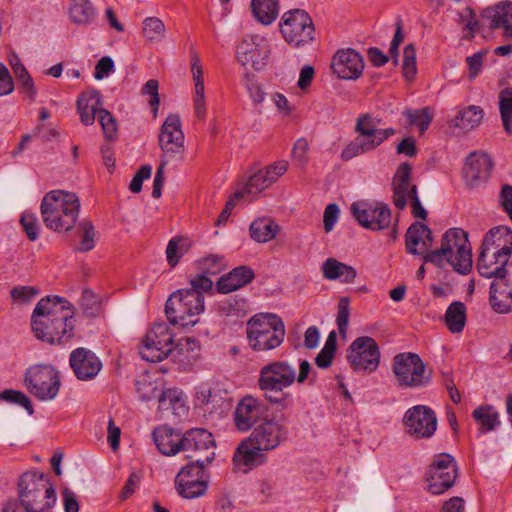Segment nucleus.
<instances>
[{"label":"nucleus","instance_id":"1","mask_svg":"<svg viewBox=\"0 0 512 512\" xmlns=\"http://www.w3.org/2000/svg\"><path fill=\"white\" fill-rule=\"evenodd\" d=\"M74 307L59 296H46L36 304L31 316L34 336L51 345H65L74 337Z\"/></svg>","mask_w":512,"mask_h":512},{"label":"nucleus","instance_id":"2","mask_svg":"<svg viewBox=\"0 0 512 512\" xmlns=\"http://www.w3.org/2000/svg\"><path fill=\"white\" fill-rule=\"evenodd\" d=\"M476 268L485 278H493L489 302L497 313L512 311V261L496 255V252L480 248Z\"/></svg>","mask_w":512,"mask_h":512},{"label":"nucleus","instance_id":"3","mask_svg":"<svg viewBox=\"0 0 512 512\" xmlns=\"http://www.w3.org/2000/svg\"><path fill=\"white\" fill-rule=\"evenodd\" d=\"M18 502L26 512H49L56 503V491L49 477L26 471L18 479Z\"/></svg>","mask_w":512,"mask_h":512},{"label":"nucleus","instance_id":"4","mask_svg":"<svg viewBox=\"0 0 512 512\" xmlns=\"http://www.w3.org/2000/svg\"><path fill=\"white\" fill-rule=\"evenodd\" d=\"M80 201L63 190L48 192L41 203V214L47 228L62 232L71 230L78 218Z\"/></svg>","mask_w":512,"mask_h":512},{"label":"nucleus","instance_id":"5","mask_svg":"<svg viewBox=\"0 0 512 512\" xmlns=\"http://www.w3.org/2000/svg\"><path fill=\"white\" fill-rule=\"evenodd\" d=\"M295 380V368L287 361L276 360L260 369L258 387L270 404L285 407L291 394L283 390L290 387Z\"/></svg>","mask_w":512,"mask_h":512},{"label":"nucleus","instance_id":"6","mask_svg":"<svg viewBox=\"0 0 512 512\" xmlns=\"http://www.w3.org/2000/svg\"><path fill=\"white\" fill-rule=\"evenodd\" d=\"M246 334L249 346L256 352L279 347L286 334L282 319L273 313H259L250 318Z\"/></svg>","mask_w":512,"mask_h":512},{"label":"nucleus","instance_id":"7","mask_svg":"<svg viewBox=\"0 0 512 512\" xmlns=\"http://www.w3.org/2000/svg\"><path fill=\"white\" fill-rule=\"evenodd\" d=\"M203 311L204 296L194 290L179 289L165 303V313L170 324L182 328L196 325Z\"/></svg>","mask_w":512,"mask_h":512},{"label":"nucleus","instance_id":"8","mask_svg":"<svg viewBox=\"0 0 512 512\" xmlns=\"http://www.w3.org/2000/svg\"><path fill=\"white\" fill-rule=\"evenodd\" d=\"M24 384L29 393L38 400H53L61 387L59 371L49 364L33 365L25 372Z\"/></svg>","mask_w":512,"mask_h":512},{"label":"nucleus","instance_id":"9","mask_svg":"<svg viewBox=\"0 0 512 512\" xmlns=\"http://www.w3.org/2000/svg\"><path fill=\"white\" fill-rule=\"evenodd\" d=\"M280 32L288 44L300 47L314 39L315 27L311 16L305 10L296 8L282 15Z\"/></svg>","mask_w":512,"mask_h":512},{"label":"nucleus","instance_id":"10","mask_svg":"<svg viewBox=\"0 0 512 512\" xmlns=\"http://www.w3.org/2000/svg\"><path fill=\"white\" fill-rule=\"evenodd\" d=\"M185 136L182 122L178 114H169L161 125L158 135V145L161 149L160 162L169 164L180 160L185 152Z\"/></svg>","mask_w":512,"mask_h":512},{"label":"nucleus","instance_id":"11","mask_svg":"<svg viewBox=\"0 0 512 512\" xmlns=\"http://www.w3.org/2000/svg\"><path fill=\"white\" fill-rule=\"evenodd\" d=\"M420 356L413 352L397 354L393 359V372L401 387H422L430 382Z\"/></svg>","mask_w":512,"mask_h":512},{"label":"nucleus","instance_id":"12","mask_svg":"<svg viewBox=\"0 0 512 512\" xmlns=\"http://www.w3.org/2000/svg\"><path fill=\"white\" fill-rule=\"evenodd\" d=\"M449 247L447 262L460 274L472 269V253L468 233L461 228H450L442 236L441 247Z\"/></svg>","mask_w":512,"mask_h":512},{"label":"nucleus","instance_id":"13","mask_svg":"<svg viewBox=\"0 0 512 512\" xmlns=\"http://www.w3.org/2000/svg\"><path fill=\"white\" fill-rule=\"evenodd\" d=\"M216 443L213 435L203 428H192L182 434V449L188 461L209 464L215 457Z\"/></svg>","mask_w":512,"mask_h":512},{"label":"nucleus","instance_id":"14","mask_svg":"<svg viewBox=\"0 0 512 512\" xmlns=\"http://www.w3.org/2000/svg\"><path fill=\"white\" fill-rule=\"evenodd\" d=\"M458 465L448 453L436 455L426 473L428 491L440 495L450 489L457 478Z\"/></svg>","mask_w":512,"mask_h":512},{"label":"nucleus","instance_id":"15","mask_svg":"<svg viewBox=\"0 0 512 512\" xmlns=\"http://www.w3.org/2000/svg\"><path fill=\"white\" fill-rule=\"evenodd\" d=\"M174 348V335L167 324L155 323L145 335L140 356L148 362H160L167 358Z\"/></svg>","mask_w":512,"mask_h":512},{"label":"nucleus","instance_id":"16","mask_svg":"<svg viewBox=\"0 0 512 512\" xmlns=\"http://www.w3.org/2000/svg\"><path fill=\"white\" fill-rule=\"evenodd\" d=\"M285 416L264 418L250 434L248 441L265 451H272L288 440L289 430Z\"/></svg>","mask_w":512,"mask_h":512},{"label":"nucleus","instance_id":"17","mask_svg":"<svg viewBox=\"0 0 512 512\" xmlns=\"http://www.w3.org/2000/svg\"><path fill=\"white\" fill-rule=\"evenodd\" d=\"M347 359L354 371L373 372L380 363L379 346L371 337H358L349 346Z\"/></svg>","mask_w":512,"mask_h":512},{"label":"nucleus","instance_id":"18","mask_svg":"<svg viewBox=\"0 0 512 512\" xmlns=\"http://www.w3.org/2000/svg\"><path fill=\"white\" fill-rule=\"evenodd\" d=\"M351 213L362 227L369 230H384L391 223V210L383 202L376 204L367 201L354 202L351 205Z\"/></svg>","mask_w":512,"mask_h":512},{"label":"nucleus","instance_id":"19","mask_svg":"<svg viewBox=\"0 0 512 512\" xmlns=\"http://www.w3.org/2000/svg\"><path fill=\"white\" fill-rule=\"evenodd\" d=\"M403 423L408 434L416 439H428L437 429L436 414L425 405L409 408L404 414Z\"/></svg>","mask_w":512,"mask_h":512},{"label":"nucleus","instance_id":"20","mask_svg":"<svg viewBox=\"0 0 512 512\" xmlns=\"http://www.w3.org/2000/svg\"><path fill=\"white\" fill-rule=\"evenodd\" d=\"M493 169V161L485 152L473 151L465 159L462 178L468 189L480 188L487 183Z\"/></svg>","mask_w":512,"mask_h":512},{"label":"nucleus","instance_id":"21","mask_svg":"<svg viewBox=\"0 0 512 512\" xmlns=\"http://www.w3.org/2000/svg\"><path fill=\"white\" fill-rule=\"evenodd\" d=\"M267 406L252 395L244 396L234 411V423L238 431L247 432L263 420Z\"/></svg>","mask_w":512,"mask_h":512},{"label":"nucleus","instance_id":"22","mask_svg":"<svg viewBox=\"0 0 512 512\" xmlns=\"http://www.w3.org/2000/svg\"><path fill=\"white\" fill-rule=\"evenodd\" d=\"M69 364L75 377L80 381L94 379L103 366L100 358L84 347H78L70 353Z\"/></svg>","mask_w":512,"mask_h":512},{"label":"nucleus","instance_id":"23","mask_svg":"<svg viewBox=\"0 0 512 512\" xmlns=\"http://www.w3.org/2000/svg\"><path fill=\"white\" fill-rule=\"evenodd\" d=\"M331 68L333 73L341 79L356 80L363 73L364 59L362 55L354 49H343L334 55Z\"/></svg>","mask_w":512,"mask_h":512},{"label":"nucleus","instance_id":"24","mask_svg":"<svg viewBox=\"0 0 512 512\" xmlns=\"http://www.w3.org/2000/svg\"><path fill=\"white\" fill-rule=\"evenodd\" d=\"M268 55L269 49L264 39L257 35L244 38L236 49L238 61L243 65H251L256 70L265 65Z\"/></svg>","mask_w":512,"mask_h":512},{"label":"nucleus","instance_id":"25","mask_svg":"<svg viewBox=\"0 0 512 512\" xmlns=\"http://www.w3.org/2000/svg\"><path fill=\"white\" fill-rule=\"evenodd\" d=\"M481 17L486 20L490 29L503 28V36L512 39V2L503 1L493 7L485 8Z\"/></svg>","mask_w":512,"mask_h":512},{"label":"nucleus","instance_id":"26","mask_svg":"<svg viewBox=\"0 0 512 512\" xmlns=\"http://www.w3.org/2000/svg\"><path fill=\"white\" fill-rule=\"evenodd\" d=\"M496 252L499 257L510 259L512 255V230L508 226H496L484 236L481 247Z\"/></svg>","mask_w":512,"mask_h":512},{"label":"nucleus","instance_id":"27","mask_svg":"<svg viewBox=\"0 0 512 512\" xmlns=\"http://www.w3.org/2000/svg\"><path fill=\"white\" fill-rule=\"evenodd\" d=\"M355 130L359 134L357 137L373 150L396 133L394 128H377L370 114H364L357 119Z\"/></svg>","mask_w":512,"mask_h":512},{"label":"nucleus","instance_id":"28","mask_svg":"<svg viewBox=\"0 0 512 512\" xmlns=\"http://www.w3.org/2000/svg\"><path fill=\"white\" fill-rule=\"evenodd\" d=\"M412 167L404 162L399 165L392 179L393 204L396 208L403 210L410 196Z\"/></svg>","mask_w":512,"mask_h":512},{"label":"nucleus","instance_id":"29","mask_svg":"<svg viewBox=\"0 0 512 512\" xmlns=\"http://www.w3.org/2000/svg\"><path fill=\"white\" fill-rule=\"evenodd\" d=\"M255 274L252 268L240 265L232 269L226 275L219 278L216 283V290L222 294H228L242 288L252 282Z\"/></svg>","mask_w":512,"mask_h":512},{"label":"nucleus","instance_id":"30","mask_svg":"<svg viewBox=\"0 0 512 512\" xmlns=\"http://www.w3.org/2000/svg\"><path fill=\"white\" fill-rule=\"evenodd\" d=\"M153 440L159 452L166 456H174L181 452L182 433L167 426L154 429Z\"/></svg>","mask_w":512,"mask_h":512},{"label":"nucleus","instance_id":"31","mask_svg":"<svg viewBox=\"0 0 512 512\" xmlns=\"http://www.w3.org/2000/svg\"><path fill=\"white\" fill-rule=\"evenodd\" d=\"M248 442L242 441L239 444L233 455V462L236 466H245L248 469H252L264 464L267 461V457L264 454L266 451L259 447V445Z\"/></svg>","mask_w":512,"mask_h":512},{"label":"nucleus","instance_id":"32","mask_svg":"<svg viewBox=\"0 0 512 512\" xmlns=\"http://www.w3.org/2000/svg\"><path fill=\"white\" fill-rule=\"evenodd\" d=\"M101 105L102 99L98 90L89 89L82 92L77 100V109L80 114L81 122L84 125L93 124L96 114L99 115Z\"/></svg>","mask_w":512,"mask_h":512},{"label":"nucleus","instance_id":"33","mask_svg":"<svg viewBox=\"0 0 512 512\" xmlns=\"http://www.w3.org/2000/svg\"><path fill=\"white\" fill-rule=\"evenodd\" d=\"M324 278L328 280H340L343 283H353L357 272L354 267L338 261L335 258H328L321 266Z\"/></svg>","mask_w":512,"mask_h":512},{"label":"nucleus","instance_id":"34","mask_svg":"<svg viewBox=\"0 0 512 512\" xmlns=\"http://www.w3.org/2000/svg\"><path fill=\"white\" fill-rule=\"evenodd\" d=\"M472 417L478 424L481 433L493 431L500 425L498 411L489 404L480 405L474 409Z\"/></svg>","mask_w":512,"mask_h":512},{"label":"nucleus","instance_id":"35","mask_svg":"<svg viewBox=\"0 0 512 512\" xmlns=\"http://www.w3.org/2000/svg\"><path fill=\"white\" fill-rule=\"evenodd\" d=\"M484 112L480 106L469 105L459 110L453 119V125L462 131L468 132L478 127L483 119Z\"/></svg>","mask_w":512,"mask_h":512},{"label":"nucleus","instance_id":"36","mask_svg":"<svg viewBox=\"0 0 512 512\" xmlns=\"http://www.w3.org/2000/svg\"><path fill=\"white\" fill-rule=\"evenodd\" d=\"M68 13L70 20L77 25H89L96 16L90 0H71Z\"/></svg>","mask_w":512,"mask_h":512},{"label":"nucleus","instance_id":"37","mask_svg":"<svg viewBox=\"0 0 512 512\" xmlns=\"http://www.w3.org/2000/svg\"><path fill=\"white\" fill-rule=\"evenodd\" d=\"M251 10L260 23L270 25L278 16L279 3L277 0H251Z\"/></svg>","mask_w":512,"mask_h":512},{"label":"nucleus","instance_id":"38","mask_svg":"<svg viewBox=\"0 0 512 512\" xmlns=\"http://www.w3.org/2000/svg\"><path fill=\"white\" fill-rule=\"evenodd\" d=\"M445 324L450 332L461 333L466 325V306L463 302H452L445 313Z\"/></svg>","mask_w":512,"mask_h":512},{"label":"nucleus","instance_id":"39","mask_svg":"<svg viewBox=\"0 0 512 512\" xmlns=\"http://www.w3.org/2000/svg\"><path fill=\"white\" fill-rule=\"evenodd\" d=\"M431 229L424 223L414 222L408 228L405 234L406 251L412 255L421 254V250L417 249L418 245H422L423 237L429 238Z\"/></svg>","mask_w":512,"mask_h":512},{"label":"nucleus","instance_id":"40","mask_svg":"<svg viewBox=\"0 0 512 512\" xmlns=\"http://www.w3.org/2000/svg\"><path fill=\"white\" fill-rule=\"evenodd\" d=\"M279 230L278 224L268 218H259L250 225V236L253 240L266 243L275 238Z\"/></svg>","mask_w":512,"mask_h":512},{"label":"nucleus","instance_id":"41","mask_svg":"<svg viewBox=\"0 0 512 512\" xmlns=\"http://www.w3.org/2000/svg\"><path fill=\"white\" fill-rule=\"evenodd\" d=\"M192 242L188 237L175 236L171 238L166 248L167 262L171 267H175L180 259L190 250Z\"/></svg>","mask_w":512,"mask_h":512},{"label":"nucleus","instance_id":"42","mask_svg":"<svg viewBox=\"0 0 512 512\" xmlns=\"http://www.w3.org/2000/svg\"><path fill=\"white\" fill-rule=\"evenodd\" d=\"M177 491L183 498L193 499L205 494L207 490V482L205 479H183L175 481Z\"/></svg>","mask_w":512,"mask_h":512},{"label":"nucleus","instance_id":"43","mask_svg":"<svg viewBox=\"0 0 512 512\" xmlns=\"http://www.w3.org/2000/svg\"><path fill=\"white\" fill-rule=\"evenodd\" d=\"M499 111L503 127L512 133V88L506 87L499 92Z\"/></svg>","mask_w":512,"mask_h":512},{"label":"nucleus","instance_id":"44","mask_svg":"<svg viewBox=\"0 0 512 512\" xmlns=\"http://www.w3.org/2000/svg\"><path fill=\"white\" fill-rule=\"evenodd\" d=\"M272 184V178L269 176V172L259 170L255 174L249 177L242 192L245 194L257 195L265 188Z\"/></svg>","mask_w":512,"mask_h":512},{"label":"nucleus","instance_id":"45","mask_svg":"<svg viewBox=\"0 0 512 512\" xmlns=\"http://www.w3.org/2000/svg\"><path fill=\"white\" fill-rule=\"evenodd\" d=\"M0 400L22 406L29 415L34 414V408L30 398L22 391L5 389L0 392Z\"/></svg>","mask_w":512,"mask_h":512},{"label":"nucleus","instance_id":"46","mask_svg":"<svg viewBox=\"0 0 512 512\" xmlns=\"http://www.w3.org/2000/svg\"><path fill=\"white\" fill-rule=\"evenodd\" d=\"M78 228L81 232V240L77 250L81 252H88L95 247L96 232L94 225L89 220H84L79 223Z\"/></svg>","mask_w":512,"mask_h":512},{"label":"nucleus","instance_id":"47","mask_svg":"<svg viewBox=\"0 0 512 512\" xmlns=\"http://www.w3.org/2000/svg\"><path fill=\"white\" fill-rule=\"evenodd\" d=\"M143 33L149 41H160L165 36V25L157 17H148L143 22Z\"/></svg>","mask_w":512,"mask_h":512},{"label":"nucleus","instance_id":"48","mask_svg":"<svg viewBox=\"0 0 512 512\" xmlns=\"http://www.w3.org/2000/svg\"><path fill=\"white\" fill-rule=\"evenodd\" d=\"M405 115L409 120V124L412 126H418L421 133L428 129L433 120V116L427 107L414 111L407 110Z\"/></svg>","mask_w":512,"mask_h":512},{"label":"nucleus","instance_id":"49","mask_svg":"<svg viewBox=\"0 0 512 512\" xmlns=\"http://www.w3.org/2000/svg\"><path fill=\"white\" fill-rule=\"evenodd\" d=\"M402 72L408 80L413 79L416 75V50L413 44H408L404 48Z\"/></svg>","mask_w":512,"mask_h":512},{"label":"nucleus","instance_id":"50","mask_svg":"<svg viewBox=\"0 0 512 512\" xmlns=\"http://www.w3.org/2000/svg\"><path fill=\"white\" fill-rule=\"evenodd\" d=\"M191 71L195 84V97L194 98H205L204 95V81L203 71L200 65L199 57L196 53H191Z\"/></svg>","mask_w":512,"mask_h":512},{"label":"nucleus","instance_id":"51","mask_svg":"<svg viewBox=\"0 0 512 512\" xmlns=\"http://www.w3.org/2000/svg\"><path fill=\"white\" fill-rule=\"evenodd\" d=\"M80 305L86 316L95 317L100 310L98 298L90 289L83 290Z\"/></svg>","mask_w":512,"mask_h":512},{"label":"nucleus","instance_id":"52","mask_svg":"<svg viewBox=\"0 0 512 512\" xmlns=\"http://www.w3.org/2000/svg\"><path fill=\"white\" fill-rule=\"evenodd\" d=\"M99 122L107 140L111 141L116 137L117 123L113 115L106 109L99 110Z\"/></svg>","mask_w":512,"mask_h":512},{"label":"nucleus","instance_id":"53","mask_svg":"<svg viewBox=\"0 0 512 512\" xmlns=\"http://www.w3.org/2000/svg\"><path fill=\"white\" fill-rule=\"evenodd\" d=\"M371 150L373 149L370 148L368 144L364 142V140L362 141L356 137L342 150L341 159L343 161H348L360 154L367 153Z\"/></svg>","mask_w":512,"mask_h":512},{"label":"nucleus","instance_id":"54","mask_svg":"<svg viewBox=\"0 0 512 512\" xmlns=\"http://www.w3.org/2000/svg\"><path fill=\"white\" fill-rule=\"evenodd\" d=\"M206 465L207 464H197L195 461H188L177 474L175 481H181L183 477L185 479H204Z\"/></svg>","mask_w":512,"mask_h":512},{"label":"nucleus","instance_id":"55","mask_svg":"<svg viewBox=\"0 0 512 512\" xmlns=\"http://www.w3.org/2000/svg\"><path fill=\"white\" fill-rule=\"evenodd\" d=\"M349 304L350 300L348 297H342L338 302L336 323L341 334L345 333L348 327V320L350 315Z\"/></svg>","mask_w":512,"mask_h":512},{"label":"nucleus","instance_id":"56","mask_svg":"<svg viewBox=\"0 0 512 512\" xmlns=\"http://www.w3.org/2000/svg\"><path fill=\"white\" fill-rule=\"evenodd\" d=\"M39 291L33 286L14 287L10 291L11 298L18 303H27L38 295Z\"/></svg>","mask_w":512,"mask_h":512},{"label":"nucleus","instance_id":"57","mask_svg":"<svg viewBox=\"0 0 512 512\" xmlns=\"http://www.w3.org/2000/svg\"><path fill=\"white\" fill-rule=\"evenodd\" d=\"M20 223L29 240L34 241L38 237V222L34 214L24 212L21 215Z\"/></svg>","mask_w":512,"mask_h":512},{"label":"nucleus","instance_id":"58","mask_svg":"<svg viewBox=\"0 0 512 512\" xmlns=\"http://www.w3.org/2000/svg\"><path fill=\"white\" fill-rule=\"evenodd\" d=\"M487 53L488 51L486 49H482L466 58L469 67V78L474 79L479 75L482 69L483 59Z\"/></svg>","mask_w":512,"mask_h":512},{"label":"nucleus","instance_id":"59","mask_svg":"<svg viewBox=\"0 0 512 512\" xmlns=\"http://www.w3.org/2000/svg\"><path fill=\"white\" fill-rule=\"evenodd\" d=\"M151 173L152 167L150 165L141 166L129 184L130 191L133 193L141 192L143 181L149 179Z\"/></svg>","mask_w":512,"mask_h":512},{"label":"nucleus","instance_id":"60","mask_svg":"<svg viewBox=\"0 0 512 512\" xmlns=\"http://www.w3.org/2000/svg\"><path fill=\"white\" fill-rule=\"evenodd\" d=\"M18 82V89L20 92L26 94V96L31 100H35L37 95V90L34 84V81L30 74L27 72L16 78Z\"/></svg>","mask_w":512,"mask_h":512},{"label":"nucleus","instance_id":"61","mask_svg":"<svg viewBox=\"0 0 512 512\" xmlns=\"http://www.w3.org/2000/svg\"><path fill=\"white\" fill-rule=\"evenodd\" d=\"M500 207L505 211L512 221V185L503 184L498 197Z\"/></svg>","mask_w":512,"mask_h":512},{"label":"nucleus","instance_id":"62","mask_svg":"<svg viewBox=\"0 0 512 512\" xmlns=\"http://www.w3.org/2000/svg\"><path fill=\"white\" fill-rule=\"evenodd\" d=\"M449 254V247H440L439 249L429 251L424 256L425 263H432L437 267H443L444 261L447 262V258Z\"/></svg>","mask_w":512,"mask_h":512},{"label":"nucleus","instance_id":"63","mask_svg":"<svg viewBox=\"0 0 512 512\" xmlns=\"http://www.w3.org/2000/svg\"><path fill=\"white\" fill-rule=\"evenodd\" d=\"M339 211V207L335 203L326 206L323 215L324 230L326 232L333 230L339 216Z\"/></svg>","mask_w":512,"mask_h":512},{"label":"nucleus","instance_id":"64","mask_svg":"<svg viewBox=\"0 0 512 512\" xmlns=\"http://www.w3.org/2000/svg\"><path fill=\"white\" fill-rule=\"evenodd\" d=\"M202 268L210 274H217L223 269V257L209 255L201 260Z\"/></svg>","mask_w":512,"mask_h":512}]
</instances>
